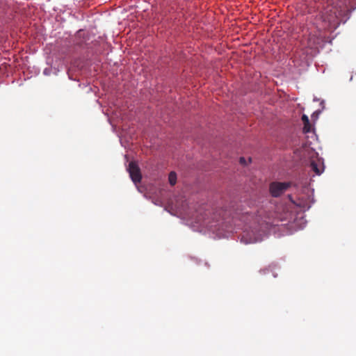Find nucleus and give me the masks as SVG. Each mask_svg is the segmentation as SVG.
Instances as JSON below:
<instances>
[{
  "instance_id": "1",
  "label": "nucleus",
  "mask_w": 356,
  "mask_h": 356,
  "mask_svg": "<svg viewBox=\"0 0 356 356\" xmlns=\"http://www.w3.org/2000/svg\"><path fill=\"white\" fill-rule=\"evenodd\" d=\"M350 3V0H336L330 3L327 1L321 12V17L328 27L336 28L346 15Z\"/></svg>"
},
{
  "instance_id": "2",
  "label": "nucleus",
  "mask_w": 356,
  "mask_h": 356,
  "mask_svg": "<svg viewBox=\"0 0 356 356\" xmlns=\"http://www.w3.org/2000/svg\"><path fill=\"white\" fill-rule=\"evenodd\" d=\"M291 185V182H273L270 185V193L273 197H279L286 191Z\"/></svg>"
},
{
  "instance_id": "3",
  "label": "nucleus",
  "mask_w": 356,
  "mask_h": 356,
  "mask_svg": "<svg viewBox=\"0 0 356 356\" xmlns=\"http://www.w3.org/2000/svg\"><path fill=\"white\" fill-rule=\"evenodd\" d=\"M128 171L132 181L135 183H140L142 179L140 170L135 161H131L129 164Z\"/></svg>"
},
{
  "instance_id": "4",
  "label": "nucleus",
  "mask_w": 356,
  "mask_h": 356,
  "mask_svg": "<svg viewBox=\"0 0 356 356\" xmlns=\"http://www.w3.org/2000/svg\"><path fill=\"white\" fill-rule=\"evenodd\" d=\"M310 154H311V158L312 159L310 161V167L312 168V170L318 175H321V172H322V170L321 169V167L319 166V165L316 162V161L313 159L314 156H317V153L314 152V151H311L310 152Z\"/></svg>"
},
{
  "instance_id": "5",
  "label": "nucleus",
  "mask_w": 356,
  "mask_h": 356,
  "mask_svg": "<svg viewBox=\"0 0 356 356\" xmlns=\"http://www.w3.org/2000/svg\"><path fill=\"white\" fill-rule=\"evenodd\" d=\"M302 120L304 124L303 131L305 133L310 132L311 129H312V125L309 122V120L308 117L306 115H303L302 116Z\"/></svg>"
},
{
  "instance_id": "6",
  "label": "nucleus",
  "mask_w": 356,
  "mask_h": 356,
  "mask_svg": "<svg viewBox=\"0 0 356 356\" xmlns=\"http://www.w3.org/2000/svg\"><path fill=\"white\" fill-rule=\"evenodd\" d=\"M168 181L171 186L175 185L177 182V175L175 172H170L168 176Z\"/></svg>"
},
{
  "instance_id": "7",
  "label": "nucleus",
  "mask_w": 356,
  "mask_h": 356,
  "mask_svg": "<svg viewBox=\"0 0 356 356\" xmlns=\"http://www.w3.org/2000/svg\"><path fill=\"white\" fill-rule=\"evenodd\" d=\"M240 163H241V164H245V158H243V157H241V158H240Z\"/></svg>"
}]
</instances>
